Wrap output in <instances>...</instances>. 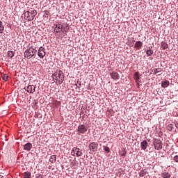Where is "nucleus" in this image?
<instances>
[{
	"instance_id": "2",
	"label": "nucleus",
	"mask_w": 178,
	"mask_h": 178,
	"mask_svg": "<svg viewBox=\"0 0 178 178\" xmlns=\"http://www.w3.org/2000/svg\"><path fill=\"white\" fill-rule=\"evenodd\" d=\"M69 30V25L67 24H63L58 23L56 24H54V33H66Z\"/></svg>"
},
{
	"instance_id": "4",
	"label": "nucleus",
	"mask_w": 178,
	"mask_h": 178,
	"mask_svg": "<svg viewBox=\"0 0 178 178\" xmlns=\"http://www.w3.org/2000/svg\"><path fill=\"white\" fill-rule=\"evenodd\" d=\"M35 16H37V10H28L24 13V19L26 20H34V17H35Z\"/></svg>"
},
{
	"instance_id": "13",
	"label": "nucleus",
	"mask_w": 178,
	"mask_h": 178,
	"mask_svg": "<svg viewBox=\"0 0 178 178\" xmlns=\"http://www.w3.org/2000/svg\"><path fill=\"white\" fill-rule=\"evenodd\" d=\"M134 77L136 83H137L138 84V83H141V81H140V73L138 72H135Z\"/></svg>"
},
{
	"instance_id": "23",
	"label": "nucleus",
	"mask_w": 178,
	"mask_h": 178,
	"mask_svg": "<svg viewBox=\"0 0 178 178\" xmlns=\"http://www.w3.org/2000/svg\"><path fill=\"white\" fill-rule=\"evenodd\" d=\"M162 176L163 178H169L170 177V174L169 172H163Z\"/></svg>"
},
{
	"instance_id": "16",
	"label": "nucleus",
	"mask_w": 178,
	"mask_h": 178,
	"mask_svg": "<svg viewBox=\"0 0 178 178\" xmlns=\"http://www.w3.org/2000/svg\"><path fill=\"white\" fill-rule=\"evenodd\" d=\"M169 81H163L161 83V87H163V88H166L167 87H169Z\"/></svg>"
},
{
	"instance_id": "21",
	"label": "nucleus",
	"mask_w": 178,
	"mask_h": 178,
	"mask_svg": "<svg viewBox=\"0 0 178 178\" xmlns=\"http://www.w3.org/2000/svg\"><path fill=\"white\" fill-rule=\"evenodd\" d=\"M2 79L3 80V81H8V79H9V76H8V74H3L2 76Z\"/></svg>"
},
{
	"instance_id": "12",
	"label": "nucleus",
	"mask_w": 178,
	"mask_h": 178,
	"mask_svg": "<svg viewBox=\"0 0 178 178\" xmlns=\"http://www.w3.org/2000/svg\"><path fill=\"white\" fill-rule=\"evenodd\" d=\"M33 148V145L30 143H28L24 145V151H30Z\"/></svg>"
},
{
	"instance_id": "32",
	"label": "nucleus",
	"mask_w": 178,
	"mask_h": 178,
	"mask_svg": "<svg viewBox=\"0 0 178 178\" xmlns=\"http://www.w3.org/2000/svg\"><path fill=\"white\" fill-rule=\"evenodd\" d=\"M124 155H126V154H122V156H124Z\"/></svg>"
},
{
	"instance_id": "29",
	"label": "nucleus",
	"mask_w": 178,
	"mask_h": 178,
	"mask_svg": "<svg viewBox=\"0 0 178 178\" xmlns=\"http://www.w3.org/2000/svg\"><path fill=\"white\" fill-rule=\"evenodd\" d=\"M44 15H45V17H48V15H49V11H44Z\"/></svg>"
},
{
	"instance_id": "20",
	"label": "nucleus",
	"mask_w": 178,
	"mask_h": 178,
	"mask_svg": "<svg viewBox=\"0 0 178 178\" xmlns=\"http://www.w3.org/2000/svg\"><path fill=\"white\" fill-rule=\"evenodd\" d=\"M152 54H154V51H152L149 47V49H147L146 51V54L147 55V56H151V55H152Z\"/></svg>"
},
{
	"instance_id": "18",
	"label": "nucleus",
	"mask_w": 178,
	"mask_h": 178,
	"mask_svg": "<svg viewBox=\"0 0 178 178\" xmlns=\"http://www.w3.org/2000/svg\"><path fill=\"white\" fill-rule=\"evenodd\" d=\"M161 48H162V49H168V48H169V45L168 44V43H166L165 42H161Z\"/></svg>"
},
{
	"instance_id": "17",
	"label": "nucleus",
	"mask_w": 178,
	"mask_h": 178,
	"mask_svg": "<svg viewBox=\"0 0 178 178\" xmlns=\"http://www.w3.org/2000/svg\"><path fill=\"white\" fill-rule=\"evenodd\" d=\"M49 162H51V163H55V162H56V155L51 156Z\"/></svg>"
},
{
	"instance_id": "30",
	"label": "nucleus",
	"mask_w": 178,
	"mask_h": 178,
	"mask_svg": "<svg viewBox=\"0 0 178 178\" xmlns=\"http://www.w3.org/2000/svg\"><path fill=\"white\" fill-rule=\"evenodd\" d=\"M174 161H175V162H178V156H175L174 157Z\"/></svg>"
},
{
	"instance_id": "24",
	"label": "nucleus",
	"mask_w": 178,
	"mask_h": 178,
	"mask_svg": "<svg viewBox=\"0 0 178 178\" xmlns=\"http://www.w3.org/2000/svg\"><path fill=\"white\" fill-rule=\"evenodd\" d=\"M3 30H5V27L2 24V22L0 21V33H3Z\"/></svg>"
},
{
	"instance_id": "7",
	"label": "nucleus",
	"mask_w": 178,
	"mask_h": 178,
	"mask_svg": "<svg viewBox=\"0 0 178 178\" xmlns=\"http://www.w3.org/2000/svg\"><path fill=\"white\" fill-rule=\"evenodd\" d=\"M155 149L159 151V149H162V141L159 139H155L153 142Z\"/></svg>"
},
{
	"instance_id": "28",
	"label": "nucleus",
	"mask_w": 178,
	"mask_h": 178,
	"mask_svg": "<svg viewBox=\"0 0 178 178\" xmlns=\"http://www.w3.org/2000/svg\"><path fill=\"white\" fill-rule=\"evenodd\" d=\"M104 151H106V152H110V149L108 147H104Z\"/></svg>"
},
{
	"instance_id": "6",
	"label": "nucleus",
	"mask_w": 178,
	"mask_h": 178,
	"mask_svg": "<svg viewBox=\"0 0 178 178\" xmlns=\"http://www.w3.org/2000/svg\"><path fill=\"white\" fill-rule=\"evenodd\" d=\"M87 130H88V127L84 124L79 125L77 131L78 134H84L87 133Z\"/></svg>"
},
{
	"instance_id": "15",
	"label": "nucleus",
	"mask_w": 178,
	"mask_h": 178,
	"mask_svg": "<svg viewBox=\"0 0 178 178\" xmlns=\"http://www.w3.org/2000/svg\"><path fill=\"white\" fill-rule=\"evenodd\" d=\"M141 47H143V42L137 41L135 43V48H136V49H140L141 48Z\"/></svg>"
},
{
	"instance_id": "8",
	"label": "nucleus",
	"mask_w": 178,
	"mask_h": 178,
	"mask_svg": "<svg viewBox=\"0 0 178 178\" xmlns=\"http://www.w3.org/2000/svg\"><path fill=\"white\" fill-rule=\"evenodd\" d=\"M45 55H47L45 48L40 47L38 51V56H39L40 59H44V56H45Z\"/></svg>"
},
{
	"instance_id": "31",
	"label": "nucleus",
	"mask_w": 178,
	"mask_h": 178,
	"mask_svg": "<svg viewBox=\"0 0 178 178\" xmlns=\"http://www.w3.org/2000/svg\"><path fill=\"white\" fill-rule=\"evenodd\" d=\"M175 127L178 129V123L175 124Z\"/></svg>"
},
{
	"instance_id": "19",
	"label": "nucleus",
	"mask_w": 178,
	"mask_h": 178,
	"mask_svg": "<svg viewBox=\"0 0 178 178\" xmlns=\"http://www.w3.org/2000/svg\"><path fill=\"white\" fill-rule=\"evenodd\" d=\"M24 178H31V172H25L24 175Z\"/></svg>"
},
{
	"instance_id": "5",
	"label": "nucleus",
	"mask_w": 178,
	"mask_h": 178,
	"mask_svg": "<svg viewBox=\"0 0 178 178\" xmlns=\"http://www.w3.org/2000/svg\"><path fill=\"white\" fill-rule=\"evenodd\" d=\"M71 155L72 156H81L83 155V152H81V149L77 148V147H73Z\"/></svg>"
},
{
	"instance_id": "14",
	"label": "nucleus",
	"mask_w": 178,
	"mask_h": 178,
	"mask_svg": "<svg viewBox=\"0 0 178 178\" xmlns=\"http://www.w3.org/2000/svg\"><path fill=\"white\" fill-rule=\"evenodd\" d=\"M140 147L144 151L145 149H147V147H148V143L147 142V140H143V142H141Z\"/></svg>"
},
{
	"instance_id": "3",
	"label": "nucleus",
	"mask_w": 178,
	"mask_h": 178,
	"mask_svg": "<svg viewBox=\"0 0 178 178\" xmlns=\"http://www.w3.org/2000/svg\"><path fill=\"white\" fill-rule=\"evenodd\" d=\"M37 53V50L31 46L29 47V49H26L24 51V57L26 58L27 59H31L33 56H35V54Z\"/></svg>"
},
{
	"instance_id": "1",
	"label": "nucleus",
	"mask_w": 178,
	"mask_h": 178,
	"mask_svg": "<svg viewBox=\"0 0 178 178\" xmlns=\"http://www.w3.org/2000/svg\"><path fill=\"white\" fill-rule=\"evenodd\" d=\"M53 80L56 84L60 86L65 81V74L61 70H57L52 74Z\"/></svg>"
},
{
	"instance_id": "26",
	"label": "nucleus",
	"mask_w": 178,
	"mask_h": 178,
	"mask_svg": "<svg viewBox=\"0 0 178 178\" xmlns=\"http://www.w3.org/2000/svg\"><path fill=\"white\" fill-rule=\"evenodd\" d=\"M168 130H169L170 131H171V130H173V124H170L168 125Z\"/></svg>"
},
{
	"instance_id": "22",
	"label": "nucleus",
	"mask_w": 178,
	"mask_h": 178,
	"mask_svg": "<svg viewBox=\"0 0 178 178\" xmlns=\"http://www.w3.org/2000/svg\"><path fill=\"white\" fill-rule=\"evenodd\" d=\"M8 58H13L15 56V54L13 53V51H8Z\"/></svg>"
},
{
	"instance_id": "11",
	"label": "nucleus",
	"mask_w": 178,
	"mask_h": 178,
	"mask_svg": "<svg viewBox=\"0 0 178 178\" xmlns=\"http://www.w3.org/2000/svg\"><path fill=\"white\" fill-rule=\"evenodd\" d=\"M111 77L113 80H119L120 79L119 73L116 72H113L112 73H111Z\"/></svg>"
},
{
	"instance_id": "10",
	"label": "nucleus",
	"mask_w": 178,
	"mask_h": 178,
	"mask_svg": "<svg viewBox=\"0 0 178 178\" xmlns=\"http://www.w3.org/2000/svg\"><path fill=\"white\" fill-rule=\"evenodd\" d=\"M27 92H29V94H34L35 92V86L33 85H29L27 86L26 89H25Z\"/></svg>"
},
{
	"instance_id": "33",
	"label": "nucleus",
	"mask_w": 178,
	"mask_h": 178,
	"mask_svg": "<svg viewBox=\"0 0 178 178\" xmlns=\"http://www.w3.org/2000/svg\"><path fill=\"white\" fill-rule=\"evenodd\" d=\"M0 178H3V177H2V176H0Z\"/></svg>"
},
{
	"instance_id": "25",
	"label": "nucleus",
	"mask_w": 178,
	"mask_h": 178,
	"mask_svg": "<svg viewBox=\"0 0 178 178\" xmlns=\"http://www.w3.org/2000/svg\"><path fill=\"white\" fill-rule=\"evenodd\" d=\"M161 68H156L154 70V74H156L157 73H161Z\"/></svg>"
},
{
	"instance_id": "9",
	"label": "nucleus",
	"mask_w": 178,
	"mask_h": 178,
	"mask_svg": "<svg viewBox=\"0 0 178 178\" xmlns=\"http://www.w3.org/2000/svg\"><path fill=\"white\" fill-rule=\"evenodd\" d=\"M89 149L92 151V152H95L98 149V144L96 142H92L89 145Z\"/></svg>"
},
{
	"instance_id": "27",
	"label": "nucleus",
	"mask_w": 178,
	"mask_h": 178,
	"mask_svg": "<svg viewBox=\"0 0 178 178\" xmlns=\"http://www.w3.org/2000/svg\"><path fill=\"white\" fill-rule=\"evenodd\" d=\"M139 175L140 176V177H144V176H145V172H140L139 173Z\"/></svg>"
}]
</instances>
